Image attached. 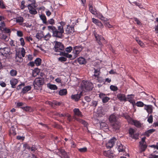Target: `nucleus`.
<instances>
[{
    "label": "nucleus",
    "instance_id": "1",
    "mask_svg": "<svg viewBox=\"0 0 158 158\" xmlns=\"http://www.w3.org/2000/svg\"><path fill=\"white\" fill-rule=\"evenodd\" d=\"M52 26L50 25L47 27L48 30L52 33V36L57 38L61 39L63 37L64 30H63L60 27H57Z\"/></svg>",
    "mask_w": 158,
    "mask_h": 158
},
{
    "label": "nucleus",
    "instance_id": "2",
    "mask_svg": "<svg viewBox=\"0 0 158 158\" xmlns=\"http://www.w3.org/2000/svg\"><path fill=\"white\" fill-rule=\"evenodd\" d=\"M44 83V78L43 77L36 78L33 81L34 88L39 89Z\"/></svg>",
    "mask_w": 158,
    "mask_h": 158
},
{
    "label": "nucleus",
    "instance_id": "3",
    "mask_svg": "<svg viewBox=\"0 0 158 158\" xmlns=\"http://www.w3.org/2000/svg\"><path fill=\"white\" fill-rule=\"evenodd\" d=\"M83 49L82 46L79 44L74 46L73 48L72 53L73 54V58H76Z\"/></svg>",
    "mask_w": 158,
    "mask_h": 158
},
{
    "label": "nucleus",
    "instance_id": "4",
    "mask_svg": "<svg viewBox=\"0 0 158 158\" xmlns=\"http://www.w3.org/2000/svg\"><path fill=\"white\" fill-rule=\"evenodd\" d=\"M64 46L61 43L56 41L54 46V50L56 52H61L60 51L63 50Z\"/></svg>",
    "mask_w": 158,
    "mask_h": 158
},
{
    "label": "nucleus",
    "instance_id": "5",
    "mask_svg": "<svg viewBox=\"0 0 158 158\" xmlns=\"http://www.w3.org/2000/svg\"><path fill=\"white\" fill-rule=\"evenodd\" d=\"M10 52V49L7 47L0 48V55L6 56Z\"/></svg>",
    "mask_w": 158,
    "mask_h": 158
},
{
    "label": "nucleus",
    "instance_id": "6",
    "mask_svg": "<svg viewBox=\"0 0 158 158\" xmlns=\"http://www.w3.org/2000/svg\"><path fill=\"white\" fill-rule=\"evenodd\" d=\"M99 95V97L100 98L102 99V101L103 103H105L107 102L108 101L110 100V98L107 97L106 96V95L102 93H100Z\"/></svg>",
    "mask_w": 158,
    "mask_h": 158
},
{
    "label": "nucleus",
    "instance_id": "7",
    "mask_svg": "<svg viewBox=\"0 0 158 158\" xmlns=\"http://www.w3.org/2000/svg\"><path fill=\"white\" fill-rule=\"evenodd\" d=\"M129 134L130 136L132 138L137 139H138L139 134L138 133H135L134 130L132 128H130L129 130Z\"/></svg>",
    "mask_w": 158,
    "mask_h": 158
},
{
    "label": "nucleus",
    "instance_id": "8",
    "mask_svg": "<svg viewBox=\"0 0 158 158\" xmlns=\"http://www.w3.org/2000/svg\"><path fill=\"white\" fill-rule=\"evenodd\" d=\"M116 140L115 138L113 137L110 139L106 144V147L107 148H111L113 147Z\"/></svg>",
    "mask_w": 158,
    "mask_h": 158
},
{
    "label": "nucleus",
    "instance_id": "9",
    "mask_svg": "<svg viewBox=\"0 0 158 158\" xmlns=\"http://www.w3.org/2000/svg\"><path fill=\"white\" fill-rule=\"evenodd\" d=\"M103 154L104 156L108 158H114V154L111 150L104 151L103 152Z\"/></svg>",
    "mask_w": 158,
    "mask_h": 158
},
{
    "label": "nucleus",
    "instance_id": "10",
    "mask_svg": "<svg viewBox=\"0 0 158 158\" xmlns=\"http://www.w3.org/2000/svg\"><path fill=\"white\" fill-rule=\"evenodd\" d=\"M74 31V27L73 26L67 25V28L65 30V34L71 35Z\"/></svg>",
    "mask_w": 158,
    "mask_h": 158
},
{
    "label": "nucleus",
    "instance_id": "11",
    "mask_svg": "<svg viewBox=\"0 0 158 158\" xmlns=\"http://www.w3.org/2000/svg\"><path fill=\"white\" fill-rule=\"evenodd\" d=\"M85 89L88 91L92 90L93 88V84L91 82L85 81L84 82Z\"/></svg>",
    "mask_w": 158,
    "mask_h": 158
},
{
    "label": "nucleus",
    "instance_id": "12",
    "mask_svg": "<svg viewBox=\"0 0 158 158\" xmlns=\"http://www.w3.org/2000/svg\"><path fill=\"white\" fill-rule=\"evenodd\" d=\"M134 95L132 94L128 95L127 96V97L126 98L127 101H128L130 103H131L134 106L135 105V100L133 99Z\"/></svg>",
    "mask_w": 158,
    "mask_h": 158
},
{
    "label": "nucleus",
    "instance_id": "13",
    "mask_svg": "<svg viewBox=\"0 0 158 158\" xmlns=\"http://www.w3.org/2000/svg\"><path fill=\"white\" fill-rule=\"evenodd\" d=\"M27 6L29 10V12L30 14L35 15L37 13V12L35 8L31 6V5H28Z\"/></svg>",
    "mask_w": 158,
    "mask_h": 158
},
{
    "label": "nucleus",
    "instance_id": "14",
    "mask_svg": "<svg viewBox=\"0 0 158 158\" xmlns=\"http://www.w3.org/2000/svg\"><path fill=\"white\" fill-rule=\"evenodd\" d=\"M109 119L110 122L111 124L115 123L117 121H118L115 115L114 114H112L109 116Z\"/></svg>",
    "mask_w": 158,
    "mask_h": 158
},
{
    "label": "nucleus",
    "instance_id": "15",
    "mask_svg": "<svg viewBox=\"0 0 158 158\" xmlns=\"http://www.w3.org/2000/svg\"><path fill=\"white\" fill-rule=\"evenodd\" d=\"M113 129L115 130H118L120 127V124L119 121H117L115 123L111 124Z\"/></svg>",
    "mask_w": 158,
    "mask_h": 158
},
{
    "label": "nucleus",
    "instance_id": "16",
    "mask_svg": "<svg viewBox=\"0 0 158 158\" xmlns=\"http://www.w3.org/2000/svg\"><path fill=\"white\" fill-rule=\"evenodd\" d=\"M59 54L60 56H63L66 58H68L70 59H73L75 58H73V56L72 55L68 53H66L65 52H60V53Z\"/></svg>",
    "mask_w": 158,
    "mask_h": 158
},
{
    "label": "nucleus",
    "instance_id": "17",
    "mask_svg": "<svg viewBox=\"0 0 158 158\" xmlns=\"http://www.w3.org/2000/svg\"><path fill=\"white\" fill-rule=\"evenodd\" d=\"M118 150L119 152H123L125 151V147L120 143H118L117 144Z\"/></svg>",
    "mask_w": 158,
    "mask_h": 158
},
{
    "label": "nucleus",
    "instance_id": "18",
    "mask_svg": "<svg viewBox=\"0 0 158 158\" xmlns=\"http://www.w3.org/2000/svg\"><path fill=\"white\" fill-rule=\"evenodd\" d=\"M117 97L120 101H127L125 95L123 94H118L117 95Z\"/></svg>",
    "mask_w": 158,
    "mask_h": 158
},
{
    "label": "nucleus",
    "instance_id": "19",
    "mask_svg": "<svg viewBox=\"0 0 158 158\" xmlns=\"http://www.w3.org/2000/svg\"><path fill=\"white\" fill-rule=\"evenodd\" d=\"M81 94L72 95L71 96V99L76 102L78 101L81 97Z\"/></svg>",
    "mask_w": 158,
    "mask_h": 158
},
{
    "label": "nucleus",
    "instance_id": "20",
    "mask_svg": "<svg viewBox=\"0 0 158 158\" xmlns=\"http://www.w3.org/2000/svg\"><path fill=\"white\" fill-rule=\"evenodd\" d=\"M16 22L19 23V25L23 26H25V24H22V23L24 21L23 18L21 16L18 17L16 18Z\"/></svg>",
    "mask_w": 158,
    "mask_h": 158
},
{
    "label": "nucleus",
    "instance_id": "21",
    "mask_svg": "<svg viewBox=\"0 0 158 158\" xmlns=\"http://www.w3.org/2000/svg\"><path fill=\"white\" fill-rule=\"evenodd\" d=\"M73 111L75 115L80 117H82L83 116L81 112L80 111L79 109L75 108L73 109Z\"/></svg>",
    "mask_w": 158,
    "mask_h": 158
},
{
    "label": "nucleus",
    "instance_id": "22",
    "mask_svg": "<svg viewBox=\"0 0 158 158\" xmlns=\"http://www.w3.org/2000/svg\"><path fill=\"white\" fill-rule=\"evenodd\" d=\"M123 115L125 118L127 120L129 123L131 124V123H132V121L134 119H133L127 114H123Z\"/></svg>",
    "mask_w": 158,
    "mask_h": 158
},
{
    "label": "nucleus",
    "instance_id": "23",
    "mask_svg": "<svg viewBox=\"0 0 158 158\" xmlns=\"http://www.w3.org/2000/svg\"><path fill=\"white\" fill-rule=\"evenodd\" d=\"M89 11L93 14L96 15L97 14V10L95 8H94L92 4H89Z\"/></svg>",
    "mask_w": 158,
    "mask_h": 158
},
{
    "label": "nucleus",
    "instance_id": "24",
    "mask_svg": "<svg viewBox=\"0 0 158 158\" xmlns=\"http://www.w3.org/2000/svg\"><path fill=\"white\" fill-rule=\"evenodd\" d=\"M131 124H133L138 128H140L141 127L142 124L139 121L137 120H133L132 123Z\"/></svg>",
    "mask_w": 158,
    "mask_h": 158
},
{
    "label": "nucleus",
    "instance_id": "25",
    "mask_svg": "<svg viewBox=\"0 0 158 158\" xmlns=\"http://www.w3.org/2000/svg\"><path fill=\"white\" fill-rule=\"evenodd\" d=\"M74 118L76 121L83 124L85 127H86L87 126L88 123L87 122L79 118L75 117H74Z\"/></svg>",
    "mask_w": 158,
    "mask_h": 158
},
{
    "label": "nucleus",
    "instance_id": "26",
    "mask_svg": "<svg viewBox=\"0 0 158 158\" xmlns=\"http://www.w3.org/2000/svg\"><path fill=\"white\" fill-rule=\"evenodd\" d=\"M144 110H146L149 113H151L152 111V106L150 105H145L144 107Z\"/></svg>",
    "mask_w": 158,
    "mask_h": 158
},
{
    "label": "nucleus",
    "instance_id": "27",
    "mask_svg": "<svg viewBox=\"0 0 158 158\" xmlns=\"http://www.w3.org/2000/svg\"><path fill=\"white\" fill-rule=\"evenodd\" d=\"M156 131L155 129H150L148 130L144 133V135L147 137H149L150 134H152Z\"/></svg>",
    "mask_w": 158,
    "mask_h": 158
},
{
    "label": "nucleus",
    "instance_id": "28",
    "mask_svg": "<svg viewBox=\"0 0 158 158\" xmlns=\"http://www.w3.org/2000/svg\"><path fill=\"white\" fill-rule=\"evenodd\" d=\"M18 81L16 79H13L10 81V83L13 88L15 87V85L17 84Z\"/></svg>",
    "mask_w": 158,
    "mask_h": 158
},
{
    "label": "nucleus",
    "instance_id": "29",
    "mask_svg": "<svg viewBox=\"0 0 158 158\" xmlns=\"http://www.w3.org/2000/svg\"><path fill=\"white\" fill-rule=\"evenodd\" d=\"M31 89V87L30 85H27L24 87L22 89L21 92L23 94H24L30 90Z\"/></svg>",
    "mask_w": 158,
    "mask_h": 158
},
{
    "label": "nucleus",
    "instance_id": "30",
    "mask_svg": "<svg viewBox=\"0 0 158 158\" xmlns=\"http://www.w3.org/2000/svg\"><path fill=\"white\" fill-rule=\"evenodd\" d=\"M60 152L61 154L60 156L61 158H69L66 152L64 150L62 149L60 150Z\"/></svg>",
    "mask_w": 158,
    "mask_h": 158
},
{
    "label": "nucleus",
    "instance_id": "31",
    "mask_svg": "<svg viewBox=\"0 0 158 158\" xmlns=\"http://www.w3.org/2000/svg\"><path fill=\"white\" fill-rule=\"evenodd\" d=\"M40 19L42 21L43 23L45 25L47 24V20L45 15L44 14H41L40 15Z\"/></svg>",
    "mask_w": 158,
    "mask_h": 158
},
{
    "label": "nucleus",
    "instance_id": "32",
    "mask_svg": "<svg viewBox=\"0 0 158 158\" xmlns=\"http://www.w3.org/2000/svg\"><path fill=\"white\" fill-rule=\"evenodd\" d=\"M30 3L28 5H31V6L36 8L37 4H36L35 0H28Z\"/></svg>",
    "mask_w": 158,
    "mask_h": 158
},
{
    "label": "nucleus",
    "instance_id": "33",
    "mask_svg": "<svg viewBox=\"0 0 158 158\" xmlns=\"http://www.w3.org/2000/svg\"><path fill=\"white\" fill-rule=\"evenodd\" d=\"M77 61L80 64H83L86 63L85 59L82 57H79L77 59Z\"/></svg>",
    "mask_w": 158,
    "mask_h": 158
},
{
    "label": "nucleus",
    "instance_id": "34",
    "mask_svg": "<svg viewBox=\"0 0 158 158\" xmlns=\"http://www.w3.org/2000/svg\"><path fill=\"white\" fill-rule=\"evenodd\" d=\"M67 93V91L66 89H61L59 92V94L60 96L65 95Z\"/></svg>",
    "mask_w": 158,
    "mask_h": 158
},
{
    "label": "nucleus",
    "instance_id": "35",
    "mask_svg": "<svg viewBox=\"0 0 158 158\" xmlns=\"http://www.w3.org/2000/svg\"><path fill=\"white\" fill-rule=\"evenodd\" d=\"M62 104L61 102H58L57 101H52L53 108H55L57 106H60Z\"/></svg>",
    "mask_w": 158,
    "mask_h": 158
},
{
    "label": "nucleus",
    "instance_id": "36",
    "mask_svg": "<svg viewBox=\"0 0 158 158\" xmlns=\"http://www.w3.org/2000/svg\"><path fill=\"white\" fill-rule=\"evenodd\" d=\"M47 23L45 25H48L49 24H50L51 25L53 26L55 24V22L54 19H50L47 21Z\"/></svg>",
    "mask_w": 158,
    "mask_h": 158
},
{
    "label": "nucleus",
    "instance_id": "37",
    "mask_svg": "<svg viewBox=\"0 0 158 158\" xmlns=\"http://www.w3.org/2000/svg\"><path fill=\"white\" fill-rule=\"evenodd\" d=\"M139 144L140 146V148L142 151L144 152L145 151L147 147V145L146 143H142L141 142H139Z\"/></svg>",
    "mask_w": 158,
    "mask_h": 158
},
{
    "label": "nucleus",
    "instance_id": "38",
    "mask_svg": "<svg viewBox=\"0 0 158 158\" xmlns=\"http://www.w3.org/2000/svg\"><path fill=\"white\" fill-rule=\"evenodd\" d=\"M135 40L141 47L142 48L144 47L145 45L144 43L141 40H139L138 38H136L135 39Z\"/></svg>",
    "mask_w": 158,
    "mask_h": 158
},
{
    "label": "nucleus",
    "instance_id": "39",
    "mask_svg": "<svg viewBox=\"0 0 158 158\" xmlns=\"http://www.w3.org/2000/svg\"><path fill=\"white\" fill-rule=\"evenodd\" d=\"M94 76L95 77H96L98 78L99 76L100 73V69H94Z\"/></svg>",
    "mask_w": 158,
    "mask_h": 158
},
{
    "label": "nucleus",
    "instance_id": "40",
    "mask_svg": "<svg viewBox=\"0 0 158 158\" xmlns=\"http://www.w3.org/2000/svg\"><path fill=\"white\" fill-rule=\"evenodd\" d=\"M48 87L52 90H56L57 89V86L55 85L49 84L47 85Z\"/></svg>",
    "mask_w": 158,
    "mask_h": 158
},
{
    "label": "nucleus",
    "instance_id": "41",
    "mask_svg": "<svg viewBox=\"0 0 158 158\" xmlns=\"http://www.w3.org/2000/svg\"><path fill=\"white\" fill-rule=\"evenodd\" d=\"M2 32L3 33L9 34L10 35L11 31L10 29L5 27L3 28Z\"/></svg>",
    "mask_w": 158,
    "mask_h": 158
},
{
    "label": "nucleus",
    "instance_id": "42",
    "mask_svg": "<svg viewBox=\"0 0 158 158\" xmlns=\"http://www.w3.org/2000/svg\"><path fill=\"white\" fill-rule=\"evenodd\" d=\"M41 60L40 58H36L35 60L34 63L37 66L40 65L41 64Z\"/></svg>",
    "mask_w": 158,
    "mask_h": 158
},
{
    "label": "nucleus",
    "instance_id": "43",
    "mask_svg": "<svg viewBox=\"0 0 158 158\" xmlns=\"http://www.w3.org/2000/svg\"><path fill=\"white\" fill-rule=\"evenodd\" d=\"M0 36H1V38L2 39L6 41L8 40V39L7 35L4 33H2L0 35Z\"/></svg>",
    "mask_w": 158,
    "mask_h": 158
},
{
    "label": "nucleus",
    "instance_id": "44",
    "mask_svg": "<svg viewBox=\"0 0 158 158\" xmlns=\"http://www.w3.org/2000/svg\"><path fill=\"white\" fill-rule=\"evenodd\" d=\"M135 104H136L137 106L139 107H142L143 106L145 107V105L143 102L141 101L137 102Z\"/></svg>",
    "mask_w": 158,
    "mask_h": 158
},
{
    "label": "nucleus",
    "instance_id": "45",
    "mask_svg": "<svg viewBox=\"0 0 158 158\" xmlns=\"http://www.w3.org/2000/svg\"><path fill=\"white\" fill-rule=\"evenodd\" d=\"M23 110H25L26 111H31V108L30 106H26L24 107H21Z\"/></svg>",
    "mask_w": 158,
    "mask_h": 158
},
{
    "label": "nucleus",
    "instance_id": "46",
    "mask_svg": "<svg viewBox=\"0 0 158 158\" xmlns=\"http://www.w3.org/2000/svg\"><path fill=\"white\" fill-rule=\"evenodd\" d=\"M10 74L12 76H15L17 75V71L16 70L12 69L10 72Z\"/></svg>",
    "mask_w": 158,
    "mask_h": 158
},
{
    "label": "nucleus",
    "instance_id": "47",
    "mask_svg": "<svg viewBox=\"0 0 158 158\" xmlns=\"http://www.w3.org/2000/svg\"><path fill=\"white\" fill-rule=\"evenodd\" d=\"M0 8L2 9L6 8L5 5L3 0H0Z\"/></svg>",
    "mask_w": 158,
    "mask_h": 158
},
{
    "label": "nucleus",
    "instance_id": "48",
    "mask_svg": "<svg viewBox=\"0 0 158 158\" xmlns=\"http://www.w3.org/2000/svg\"><path fill=\"white\" fill-rule=\"evenodd\" d=\"M72 50L73 51V48L71 46L67 47L65 48V51L67 53H70Z\"/></svg>",
    "mask_w": 158,
    "mask_h": 158
},
{
    "label": "nucleus",
    "instance_id": "49",
    "mask_svg": "<svg viewBox=\"0 0 158 158\" xmlns=\"http://www.w3.org/2000/svg\"><path fill=\"white\" fill-rule=\"evenodd\" d=\"M25 2L24 0H23L21 2L20 6L21 9L23 10L26 7V6L25 5Z\"/></svg>",
    "mask_w": 158,
    "mask_h": 158
},
{
    "label": "nucleus",
    "instance_id": "50",
    "mask_svg": "<svg viewBox=\"0 0 158 158\" xmlns=\"http://www.w3.org/2000/svg\"><path fill=\"white\" fill-rule=\"evenodd\" d=\"M44 36V35L41 33H38L36 35V37L38 39H41Z\"/></svg>",
    "mask_w": 158,
    "mask_h": 158
},
{
    "label": "nucleus",
    "instance_id": "51",
    "mask_svg": "<svg viewBox=\"0 0 158 158\" xmlns=\"http://www.w3.org/2000/svg\"><path fill=\"white\" fill-rule=\"evenodd\" d=\"M66 117H67V119L69 122L72 121L73 118H74V117H76L75 116H74L73 118H72L71 115L68 113L67 114Z\"/></svg>",
    "mask_w": 158,
    "mask_h": 158
},
{
    "label": "nucleus",
    "instance_id": "52",
    "mask_svg": "<svg viewBox=\"0 0 158 158\" xmlns=\"http://www.w3.org/2000/svg\"><path fill=\"white\" fill-rule=\"evenodd\" d=\"M110 89L112 91H116L118 89L117 86L114 85H111L110 86Z\"/></svg>",
    "mask_w": 158,
    "mask_h": 158
},
{
    "label": "nucleus",
    "instance_id": "53",
    "mask_svg": "<svg viewBox=\"0 0 158 158\" xmlns=\"http://www.w3.org/2000/svg\"><path fill=\"white\" fill-rule=\"evenodd\" d=\"M10 134L12 135L15 136L16 135V133L14 128L10 129Z\"/></svg>",
    "mask_w": 158,
    "mask_h": 158
},
{
    "label": "nucleus",
    "instance_id": "54",
    "mask_svg": "<svg viewBox=\"0 0 158 158\" xmlns=\"http://www.w3.org/2000/svg\"><path fill=\"white\" fill-rule=\"evenodd\" d=\"M78 150L81 152H85L87 151V148L86 147H85L83 148H78Z\"/></svg>",
    "mask_w": 158,
    "mask_h": 158
},
{
    "label": "nucleus",
    "instance_id": "55",
    "mask_svg": "<svg viewBox=\"0 0 158 158\" xmlns=\"http://www.w3.org/2000/svg\"><path fill=\"white\" fill-rule=\"evenodd\" d=\"M51 37V35L49 33H48L44 36V39L46 40H48Z\"/></svg>",
    "mask_w": 158,
    "mask_h": 158
},
{
    "label": "nucleus",
    "instance_id": "56",
    "mask_svg": "<svg viewBox=\"0 0 158 158\" xmlns=\"http://www.w3.org/2000/svg\"><path fill=\"white\" fill-rule=\"evenodd\" d=\"M59 23L60 24V26H59L57 27H60L61 29H62L63 30H64V27L65 25V23L62 21L60 22Z\"/></svg>",
    "mask_w": 158,
    "mask_h": 158
},
{
    "label": "nucleus",
    "instance_id": "57",
    "mask_svg": "<svg viewBox=\"0 0 158 158\" xmlns=\"http://www.w3.org/2000/svg\"><path fill=\"white\" fill-rule=\"evenodd\" d=\"M147 121L149 123H152L153 122V116L152 115H150L148 118Z\"/></svg>",
    "mask_w": 158,
    "mask_h": 158
},
{
    "label": "nucleus",
    "instance_id": "58",
    "mask_svg": "<svg viewBox=\"0 0 158 158\" xmlns=\"http://www.w3.org/2000/svg\"><path fill=\"white\" fill-rule=\"evenodd\" d=\"M58 60L61 62H64L67 60V58L66 57H61L59 58Z\"/></svg>",
    "mask_w": 158,
    "mask_h": 158
},
{
    "label": "nucleus",
    "instance_id": "59",
    "mask_svg": "<svg viewBox=\"0 0 158 158\" xmlns=\"http://www.w3.org/2000/svg\"><path fill=\"white\" fill-rule=\"evenodd\" d=\"M25 51L24 49V48H21V54L22 56L23 57H24L25 54Z\"/></svg>",
    "mask_w": 158,
    "mask_h": 158
},
{
    "label": "nucleus",
    "instance_id": "60",
    "mask_svg": "<svg viewBox=\"0 0 158 158\" xmlns=\"http://www.w3.org/2000/svg\"><path fill=\"white\" fill-rule=\"evenodd\" d=\"M17 34L18 36L20 37L23 36V35L22 32L20 31H17Z\"/></svg>",
    "mask_w": 158,
    "mask_h": 158
},
{
    "label": "nucleus",
    "instance_id": "61",
    "mask_svg": "<svg viewBox=\"0 0 158 158\" xmlns=\"http://www.w3.org/2000/svg\"><path fill=\"white\" fill-rule=\"evenodd\" d=\"M23 147L28 150L31 149V147L27 143H25L23 145Z\"/></svg>",
    "mask_w": 158,
    "mask_h": 158
},
{
    "label": "nucleus",
    "instance_id": "62",
    "mask_svg": "<svg viewBox=\"0 0 158 158\" xmlns=\"http://www.w3.org/2000/svg\"><path fill=\"white\" fill-rule=\"evenodd\" d=\"M134 20L136 22V23L138 25H141V23L140 21L138 19L136 18H135L134 19Z\"/></svg>",
    "mask_w": 158,
    "mask_h": 158
},
{
    "label": "nucleus",
    "instance_id": "63",
    "mask_svg": "<svg viewBox=\"0 0 158 158\" xmlns=\"http://www.w3.org/2000/svg\"><path fill=\"white\" fill-rule=\"evenodd\" d=\"M25 104L24 103L22 102H17L16 104V106L18 107H19L23 106Z\"/></svg>",
    "mask_w": 158,
    "mask_h": 158
},
{
    "label": "nucleus",
    "instance_id": "64",
    "mask_svg": "<svg viewBox=\"0 0 158 158\" xmlns=\"http://www.w3.org/2000/svg\"><path fill=\"white\" fill-rule=\"evenodd\" d=\"M158 158V155L151 154L149 155V158Z\"/></svg>",
    "mask_w": 158,
    "mask_h": 158
}]
</instances>
